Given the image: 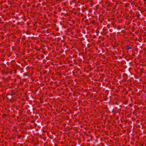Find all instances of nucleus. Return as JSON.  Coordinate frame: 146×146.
Segmentation results:
<instances>
[{"label": "nucleus", "mask_w": 146, "mask_h": 146, "mask_svg": "<svg viewBox=\"0 0 146 146\" xmlns=\"http://www.w3.org/2000/svg\"><path fill=\"white\" fill-rule=\"evenodd\" d=\"M127 48L128 50H130L131 49V47L129 45H127Z\"/></svg>", "instance_id": "nucleus-1"}]
</instances>
